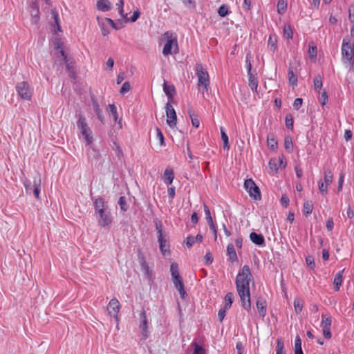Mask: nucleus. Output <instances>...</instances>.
Instances as JSON below:
<instances>
[{
    "instance_id": "f257e3e1",
    "label": "nucleus",
    "mask_w": 354,
    "mask_h": 354,
    "mask_svg": "<svg viewBox=\"0 0 354 354\" xmlns=\"http://www.w3.org/2000/svg\"><path fill=\"white\" fill-rule=\"evenodd\" d=\"M252 280L253 277L250 267L248 265L243 266L236 277L235 283L241 306L248 311L251 308L250 283Z\"/></svg>"
},
{
    "instance_id": "f03ea898",
    "label": "nucleus",
    "mask_w": 354,
    "mask_h": 354,
    "mask_svg": "<svg viewBox=\"0 0 354 354\" xmlns=\"http://www.w3.org/2000/svg\"><path fill=\"white\" fill-rule=\"evenodd\" d=\"M98 225L103 227H109L113 222V216L107 203L102 197L93 198Z\"/></svg>"
},
{
    "instance_id": "7ed1b4c3",
    "label": "nucleus",
    "mask_w": 354,
    "mask_h": 354,
    "mask_svg": "<svg viewBox=\"0 0 354 354\" xmlns=\"http://www.w3.org/2000/svg\"><path fill=\"white\" fill-rule=\"evenodd\" d=\"M196 75L198 77V89L203 95L207 93L209 87L210 80L207 69L201 64L196 63Z\"/></svg>"
},
{
    "instance_id": "20e7f679",
    "label": "nucleus",
    "mask_w": 354,
    "mask_h": 354,
    "mask_svg": "<svg viewBox=\"0 0 354 354\" xmlns=\"http://www.w3.org/2000/svg\"><path fill=\"white\" fill-rule=\"evenodd\" d=\"M77 127L79 131V135L82 136L86 145L88 146L91 145L93 142V133L91 128L88 127L86 119L84 115H78Z\"/></svg>"
},
{
    "instance_id": "39448f33",
    "label": "nucleus",
    "mask_w": 354,
    "mask_h": 354,
    "mask_svg": "<svg viewBox=\"0 0 354 354\" xmlns=\"http://www.w3.org/2000/svg\"><path fill=\"white\" fill-rule=\"evenodd\" d=\"M342 55L344 63L350 64L351 70L354 71V45L347 38L342 41Z\"/></svg>"
},
{
    "instance_id": "423d86ee",
    "label": "nucleus",
    "mask_w": 354,
    "mask_h": 354,
    "mask_svg": "<svg viewBox=\"0 0 354 354\" xmlns=\"http://www.w3.org/2000/svg\"><path fill=\"white\" fill-rule=\"evenodd\" d=\"M164 36L167 39V42L162 50L163 55L166 56L177 53L178 52L177 37H173V34L169 31L166 32Z\"/></svg>"
},
{
    "instance_id": "0eeeda50",
    "label": "nucleus",
    "mask_w": 354,
    "mask_h": 354,
    "mask_svg": "<svg viewBox=\"0 0 354 354\" xmlns=\"http://www.w3.org/2000/svg\"><path fill=\"white\" fill-rule=\"evenodd\" d=\"M156 230L158 234V242L159 243L160 250L163 255L166 254L169 245L167 244V239L163 234L162 224L160 221H157L155 223Z\"/></svg>"
},
{
    "instance_id": "6e6552de",
    "label": "nucleus",
    "mask_w": 354,
    "mask_h": 354,
    "mask_svg": "<svg viewBox=\"0 0 354 354\" xmlns=\"http://www.w3.org/2000/svg\"><path fill=\"white\" fill-rule=\"evenodd\" d=\"M16 90L21 98L26 100H30L31 99L32 90L28 82H21L17 83Z\"/></svg>"
},
{
    "instance_id": "1a4fd4ad",
    "label": "nucleus",
    "mask_w": 354,
    "mask_h": 354,
    "mask_svg": "<svg viewBox=\"0 0 354 354\" xmlns=\"http://www.w3.org/2000/svg\"><path fill=\"white\" fill-rule=\"evenodd\" d=\"M244 187L248 192L250 197L255 200L261 199L260 190L252 179H247L245 180Z\"/></svg>"
},
{
    "instance_id": "9d476101",
    "label": "nucleus",
    "mask_w": 354,
    "mask_h": 354,
    "mask_svg": "<svg viewBox=\"0 0 354 354\" xmlns=\"http://www.w3.org/2000/svg\"><path fill=\"white\" fill-rule=\"evenodd\" d=\"M167 123L171 127L174 128L176 125L177 116L172 105L168 102L165 106Z\"/></svg>"
},
{
    "instance_id": "9b49d317",
    "label": "nucleus",
    "mask_w": 354,
    "mask_h": 354,
    "mask_svg": "<svg viewBox=\"0 0 354 354\" xmlns=\"http://www.w3.org/2000/svg\"><path fill=\"white\" fill-rule=\"evenodd\" d=\"M120 308V305L118 300L116 298H113L109 301L107 310L109 315L115 319L118 322V315Z\"/></svg>"
},
{
    "instance_id": "f8f14e48",
    "label": "nucleus",
    "mask_w": 354,
    "mask_h": 354,
    "mask_svg": "<svg viewBox=\"0 0 354 354\" xmlns=\"http://www.w3.org/2000/svg\"><path fill=\"white\" fill-rule=\"evenodd\" d=\"M91 103L94 112L95 113L98 120L102 123L104 124L105 122V118L103 115L102 111L100 107V104L97 102V100L95 98L94 95H92L91 97Z\"/></svg>"
},
{
    "instance_id": "ddd939ff",
    "label": "nucleus",
    "mask_w": 354,
    "mask_h": 354,
    "mask_svg": "<svg viewBox=\"0 0 354 354\" xmlns=\"http://www.w3.org/2000/svg\"><path fill=\"white\" fill-rule=\"evenodd\" d=\"M248 86L251 88V90L257 93V88L259 85V82L257 80V73L256 71L251 73H248Z\"/></svg>"
},
{
    "instance_id": "4468645a",
    "label": "nucleus",
    "mask_w": 354,
    "mask_h": 354,
    "mask_svg": "<svg viewBox=\"0 0 354 354\" xmlns=\"http://www.w3.org/2000/svg\"><path fill=\"white\" fill-rule=\"evenodd\" d=\"M173 283L174 284L175 288L179 292L180 297L182 299H185L187 297V294L185 290L183 278L181 277V278L173 280Z\"/></svg>"
},
{
    "instance_id": "2eb2a0df",
    "label": "nucleus",
    "mask_w": 354,
    "mask_h": 354,
    "mask_svg": "<svg viewBox=\"0 0 354 354\" xmlns=\"http://www.w3.org/2000/svg\"><path fill=\"white\" fill-rule=\"evenodd\" d=\"M250 239L253 243L259 246L263 247L266 245L265 238L261 234H257L254 232H251L250 234Z\"/></svg>"
},
{
    "instance_id": "dca6fc26",
    "label": "nucleus",
    "mask_w": 354,
    "mask_h": 354,
    "mask_svg": "<svg viewBox=\"0 0 354 354\" xmlns=\"http://www.w3.org/2000/svg\"><path fill=\"white\" fill-rule=\"evenodd\" d=\"M96 8L102 12H108L112 9V3L109 0H97Z\"/></svg>"
},
{
    "instance_id": "f3484780",
    "label": "nucleus",
    "mask_w": 354,
    "mask_h": 354,
    "mask_svg": "<svg viewBox=\"0 0 354 354\" xmlns=\"http://www.w3.org/2000/svg\"><path fill=\"white\" fill-rule=\"evenodd\" d=\"M140 328L142 329L143 332H146L149 328V322L147 320L146 316V312L145 310H142L140 314Z\"/></svg>"
},
{
    "instance_id": "a211bd4d",
    "label": "nucleus",
    "mask_w": 354,
    "mask_h": 354,
    "mask_svg": "<svg viewBox=\"0 0 354 354\" xmlns=\"http://www.w3.org/2000/svg\"><path fill=\"white\" fill-rule=\"evenodd\" d=\"M257 308L259 315L264 317L266 313V301L262 297H259L257 300Z\"/></svg>"
},
{
    "instance_id": "6ab92c4d",
    "label": "nucleus",
    "mask_w": 354,
    "mask_h": 354,
    "mask_svg": "<svg viewBox=\"0 0 354 354\" xmlns=\"http://www.w3.org/2000/svg\"><path fill=\"white\" fill-rule=\"evenodd\" d=\"M41 178L40 176L35 177L33 180V188L32 192L37 199H39Z\"/></svg>"
},
{
    "instance_id": "aec40b11",
    "label": "nucleus",
    "mask_w": 354,
    "mask_h": 354,
    "mask_svg": "<svg viewBox=\"0 0 354 354\" xmlns=\"http://www.w3.org/2000/svg\"><path fill=\"white\" fill-rule=\"evenodd\" d=\"M163 90L169 100H171L176 93V89L174 85H169L166 81L163 84Z\"/></svg>"
},
{
    "instance_id": "412c9836",
    "label": "nucleus",
    "mask_w": 354,
    "mask_h": 354,
    "mask_svg": "<svg viewBox=\"0 0 354 354\" xmlns=\"http://www.w3.org/2000/svg\"><path fill=\"white\" fill-rule=\"evenodd\" d=\"M174 178V171L171 169H166L163 175L164 183L167 185H169L172 183Z\"/></svg>"
},
{
    "instance_id": "4be33fe9",
    "label": "nucleus",
    "mask_w": 354,
    "mask_h": 354,
    "mask_svg": "<svg viewBox=\"0 0 354 354\" xmlns=\"http://www.w3.org/2000/svg\"><path fill=\"white\" fill-rule=\"evenodd\" d=\"M227 255L229 257L230 261L232 262H235L238 261V257L236 255V250L233 244L229 243L227 246Z\"/></svg>"
},
{
    "instance_id": "5701e85b",
    "label": "nucleus",
    "mask_w": 354,
    "mask_h": 354,
    "mask_svg": "<svg viewBox=\"0 0 354 354\" xmlns=\"http://www.w3.org/2000/svg\"><path fill=\"white\" fill-rule=\"evenodd\" d=\"M64 62L66 65V70L68 73V75L71 77L74 78L75 75V71L73 59L72 58H69L68 59L66 60Z\"/></svg>"
},
{
    "instance_id": "b1692460",
    "label": "nucleus",
    "mask_w": 354,
    "mask_h": 354,
    "mask_svg": "<svg viewBox=\"0 0 354 354\" xmlns=\"http://www.w3.org/2000/svg\"><path fill=\"white\" fill-rule=\"evenodd\" d=\"M344 270L338 272L334 278L333 284L336 291H339L343 281V272Z\"/></svg>"
},
{
    "instance_id": "393cba45",
    "label": "nucleus",
    "mask_w": 354,
    "mask_h": 354,
    "mask_svg": "<svg viewBox=\"0 0 354 354\" xmlns=\"http://www.w3.org/2000/svg\"><path fill=\"white\" fill-rule=\"evenodd\" d=\"M170 272L172 277V281L182 277L180 275L178 265L177 263H172L171 264Z\"/></svg>"
},
{
    "instance_id": "a878e982",
    "label": "nucleus",
    "mask_w": 354,
    "mask_h": 354,
    "mask_svg": "<svg viewBox=\"0 0 354 354\" xmlns=\"http://www.w3.org/2000/svg\"><path fill=\"white\" fill-rule=\"evenodd\" d=\"M192 346L194 347L193 354H207L206 350L201 342L196 340L192 342Z\"/></svg>"
},
{
    "instance_id": "bb28decb",
    "label": "nucleus",
    "mask_w": 354,
    "mask_h": 354,
    "mask_svg": "<svg viewBox=\"0 0 354 354\" xmlns=\"http://www.w3.org/2000/svg\"><path fill=\"white\" fill-rule=\"evenodd\" d=\"M288 81L293 87L297 85V76L294 73L293 68L289 66L288 71Z\"/></svg>"
},
{
    "instance_id": "cd10ccee",
    "label": "nucleus",
    "mask_w": 354,
    "mask_h": 354,
    "mask_svg": "<svg viewBox=\"0 0 354 354\" xmlns=\"http://www.w3.org/2000/svg\"><path fill=\"white\" fill-rule=\"evenodd\" d=\"M322 332H330V326L331 325V319L326 315H322Z\"/></svg>"
},
{
    "instance_id": "c85d7f7f",
    "label": "nucleus",
    "mask_w": 354,
    "mask_h": 354,
    "mask_svg": "<svg viewBox=\"0 0 354 354\" xmlns=\"http://www.w3.org/2000/svg\"><path fill=\"white\" fill-rule=\"evenodd\" d=\"M313 203L310 201H306L304 203L303 213L304 215L308 216L310 214L313 210Z\"/></svg>"
},
{
    "instance_id": "c756f323",
    "label": "nucleus",
    "mask_w": 354,
    "mask_h": 354,
    "mask_svg": "<svg viewBox=\"0 0 354 354\" xmlns=\"http://www.w3.org/2000/svg\"><path fill=\"white\" fill-rule=\"evenodd\" d=\"M314 89L315 91L320 93V90L322 88L323 83L322 77L319 75H316L313 80Z\"/></svg>"
},
{
    "instance_id": "7c9ffc66",
    "label": "nucleus",
    "mask_w": 354,
    "mask_h": 354,
    "mask_svg": "<svg viewBox=\"0 0 354 354\" xmlns=\"http://www.w3.org/2000/svg\"><path fill=\"white\" fill-rule=\"evenodd\" d=\"M294 351L295 354H304L301 348V340L298 335L296 336L295 339Z\"/></svg>"
},
{
    "instance_id": "2f4dec72",
    "label": "nucleus",
    "mask_w": 354,
    "mask_h": 354,
    "mask_svg": "<svg viewBox=\"0 0 354 354\" xmlns=\"http://www.w3.org/2000/svg\"><path fill=\"white\" fill-rule=\"evenodd\" d=\"M277 12L280 15L285 13L287 9V1L286 0H279L277 5Z\"/></svg>"
},
{
    "instance_id": "473e14b6",
    "label": "nucleus",
    "mask_w": 354,
    "mask_h": 354,
    "mask_svg": "<svg viewBox=\"0 0 354 354\" xmlns=\"http://www.w3.org/2000/svg\"><path fill=\"white\" fill-rule=\"evenodd\" d=\"M293 36V30L290 24H286L283 28V37L287 39H290Z\"/></svg>"
},
{
    "instance_id": "72a5a7b5",
    "label": "nucleus",
    "mask_w": 354,
    "mask_h": 354,
    "mask_svg": "<svg viewBox=\"0 0 354 354\" xmlns=\"http://www.w3.org/2000/svg\"><path fill=\"white\" fill-rule=\"evenodd\" d=\"M333 174L330 169H326L324 170V183L330 185L333 182Z\"/></svg>"
},
{
    "instance_id": "f704fd0d",
    "label": "nucleus",
    "mask_w": 354,
    "mask_h": 354,
    "mask_svg": "<svg viewBox=\"0 0 354 354\" xmlns=\"http://www.w3.org/2000/svg\"><path fill=\"white\" fill-rule=\"evenodd\" d=\"M30 12L31 17L39 15V5L37 1L32 2L30 6Z\"/></svg>"
},
{
    "instance_id": "c9c22d12",
    "label": "nucleus",
    "mask_w": 354,
    "mask_h": 354,
    "mask_svg": "<svg viewBox=\"0 0 354 354\" xmlns=\"http://www.w3.org/2000/svg\"><path fill=\"white\" fill-rule=\"evenodd\" d=\"M221 139L223 142V148L229 149L230 145L228 142V136L225 133L224 127H221Z\"/></svg>"
},
{
    "instance_id": "e433bc0d",
    "label": "nucleus",
    "mask_w": 354,
    "mask_h": 354,
    "mask_svg": "<svg viewBox=\"0 0 354 354\" xmlns=\"http://www.w3.org/2000/svg\"><path fill=\"white\" fill-rule=\"evenodd\" d=\"M304 302L302 299L299 298H295L294 300V308L297 314H299L301 312L303 308Z\"/></svg>"
},
{
    "instance_id": "4c0bfd02",
    "label": "nucleus",
    "mask_w": 354,
    "mask_h": 354,
    "mask_svg": "<svg viewBox=\"0 0 354 354\" xmlns=\"http://www.w3.org/2000/svg\"><path fill=\"white\" fill-rule=\"evenodd\" d=\"M277 37L275 35H270L268 42V46L270 48V50L273 51L275 50L277 48Z\"/></svg>"
},
{
    "instance_id": "58836bf2",
    "label": "nucleus",
    "mask_w": 354,
    "mask_h": 354,
    "mask_svg": "<svg viewBox=\"0 0 354 354\" xmlns=\"http://www.w3.org/2000/svg\"><path fill=\"white\" fill-rule=\"evenodd\" d=\"M276 354H286L284 351V344L281 339H278L276 346Z\"/></svg>"
},
{
    "instance_id": "ea45409f",
    "label": "nucleus",
    "mask_w": 354,
    "mask_h": 354,
    "mask_svg": "<svg viewBox=\"0 0 354 354\" xmlns=\"http://www.w3.org/2000/svg\"><path fill=\"white\" fill-rule=\"evenodd\" d=\"M233 302V294L228 292L225 296V308H230Z\"/></svg>"
},
{
    "instance_id": "a19ab883",
    "label": "nucleus",
    "mask_w": 354,
    "mask_h": 354,
    "mask_svg": "<svg viewBox=\"0 0 354 354\" xmlns=\"http://www.w3.org/2000/svg\"><path fill=\"white\" fill-rule=\"evenodd\" d=\"M118 205H120L121 210H122L123 212L127 211V209L129 208V205H127V199H126L125 196L120 197V198L118 200Z\"/></svg>"
},
{
    "instance_id": "79ce46f5",
    "label": "nucleus",
    "mask_w": 354,
    "mask_h": 354,
    "mask_svg": "<svg viewBox=\"0 0 354 354\" xmlns=\"http://www.w3.org/2000/svg\"><path fill=\"white\" fill-rule=\"evenodd\" d=\"M328 186L326 184L324 185L322 179L318 181V188L323 196H326L328 194Z\"/></svg>"
},
{
    "instance_id": "37998d69",
    "label": "nucleus",
    "mask_w": 354,
    "mask_h": 354,
    "mask_svg": "<svg viewBox=\"0 0 354 354\" xmlns=\"http://www.w3.org/2000/svg\"><path fill=\"white\" fill-rule=\"evenodd\" d=\"M107 111L109 112L111 115H113L114 120L116 121L118 120V115L115 105L113 104H109L107 108Z\"/></svg>"
},
{
    "instance_id": "c03bdc74",
    "label": "nucleus",
    "mask_w": 354,
    "mask_h": 354,
    "mask_svg": "<svg viewBox=\"0 0 354 354\" xmlns=\"http://www.w3.org/2000/svg\"><path fill=\"white\" fill-rule=\"evenodd\" d=\"M204 212H205V218L207 220L208 225H211V224L214 223L212 216H211L210 210H209V207L205 204H204Z\"/></svg>"
},
{
    "instance_id": "a18cd8bd",
    "label": "nucleus",
    "mask_w": 354,
    "mask_h": 354,
    "mask_svg": "<svg viewBox=\"0 0 354 354\" xmlns=\"http://www.w3.org/2000/svg\"><path fill=\"white\" fill-rule=\"evenodd\" d=\"M189 115L192 120V125L198 128L200 125V121L196 116L194 115V112L191 110L189 111Z\"/></svg>"
},
{
    "instance_id": "49530a36",
    "label": "nucleus",
    "mask_w": 354,
    "mask_h": 354,
    "mask_svg": "<svg viewBox=\"0 0 354 354\" xmlns=\"http://www.w3.org/2000/svg\"><path fill=\"white\" fill-rule=\"evenodd\" d=\"M218 13L221 17H225L229 13V7L227 5H222L218 10Z\"/></svg>"
},
{
    "instance_id": "de8ad7c7",
    "label": "nucleus",
    "mask_w": 354,
    "mask_h": 354,
    "mask_svg": "<svg viewBox=\"0 0 354 354\" xmlns=\"http://www.w3.org/2000/svg\"><path fill=\"white\" fill-rule=\"evenodd\" d=\"M286 126L288 129H293V118L291 114L286 115L285 118Z\"/></svg>"
},
{
    "instance_id": "09e8293b",
    "label": "nucleus",
    "mask_w": 354,
    "mask_h": 354,
    "mask_svg": "<svg viewBox=\"0 0 354 354\" xmlns=\"http://www.w3.org/2000/svg\"><path fill=\"white\" fill-rule=\"evenodd\" d=\"M113 149L115 151V155L118 158H120L123 156L122 150L116 142H113Z\"/></svg>"
},
{
    "instance_id": "8fccbe9b",
    "label": "nucleus",
    "mask_w": 354,
    "mask_h": 354,
    "mask_svg": "<svg viewBox=\"0 0 354 354\" xmlns=\"http://www.w3.org/2000/svg\"><path fill=\"white\" fill-rule=\"evenodd\" d=\"M56 49L59 50V53L60 54V57L62 58L63 61L65 62L66 60L68 59L69 57L66 55L64 48L62 47L61 44H58L56 46Z\"/></svg>"
},
{
    "instance_id": "3c124183",
    "label": "nucleus",
    "mask_w": 354,
    "mask_h": 354,
    "mask_svg": "<svg viewBox=\"0 0 354 354\" xmlns=\"http://www.w3.org/2000/svg\"><path fill=\"white\" fill-rule=\"evenodd\" d=\"M319 101L322 106H324L327 101H328V95L326 91H324L322 93H321V95L319 97Z\"/></svg>"
},
{
    "instance_id": "603ef678",
    "label": "nucleus",
    "mask_w": 354,
    "mask_h": 354,
    "mask_svg": "<svg viewBox=\"0 0 354 354\" xmlns=\"http://www.w3.org/2000/svg\"><path fill=\"white\" fill-rule=\"evenodd\" d=\"M130 89H131V86H130L129 82H125L122 85L120 92L121 94L124 95L126 93L129 92L130 91Z\"/></svg>"
},
{
    "instance_id": "864d4df0",
    "label": "nucleus",
    "mask_w": 354,
    "mask_h": 354,
    "mask_svg": "<svg viewBox=\"0 0 354 354\" xmlns=\"http://www.w3.org/2000/svg\"><path fill=\"white\" fill-rule=\"evenodd\" d=\"M124 4V0H119V1L116 3V6L118 7V12H119L120 15L122 17H125V15L124 14V8H123Z\"/></svg>"
},
{
    "instance_id": "5fc2aeb1",
    "label": "nucleus",
    "mask_w": 354,
    "mask_h": 354,
    "mask_svg": "<svg viewBox=\"0 0 354 354\" xmlns=\"http://www.w3.org/2000/svg\"><path fill=\"white\" fill-rule=\"evenodd\" d=\"M156 131H157L156 137L158 139L160 145L161 146L165 145V138H164V136H163L161 130L159 128H157Z\"/></svg>"
},
{
    "instance_id": "6e6d98bb",
    "label": "nucleus",
    "mask_w": 354,
    "mask_h": 354,
    "mask_svg": "<svg viewBox=\"0 0 354 354\" xmlns=\"http://www.w3.org/2000/svg\"><path fill=\"white\" fill-rule=\"evenodd\" d=\"M245 63H246L248 73H253L252 71L251 55L250 53H248L246 55Z\"/></svg>"
},
{
    "instance_id": "4d7b16f0",
    "label": "nucleus",
    "mask_w": 354,
    "mask_h": 354,
    "mask_svg": "<svg viewBox=\"0 0 354 354\" xmlns=\"http://www.w3.org/2000/svg\"><path fill=\"white\" fill-rule=\"evenodd\" d=\"M24 185L26 188V192L28 194H31L32 189L33 188V183H32L30 180H25Z\"/></svg>"
},
{
    "instance_id": "13d9d810",
    "label": "nucleus",
    "mask_w": 354,
    "mask_h": 354,
    "mask_svg": "<svg viewBox=\"0 0 354 354\" xmlns=\"http://www.w3.org/2000/svg\"><path fill=\"white\" fill-rule=\"evenodd\" d=\"M284 145H285L286 149L290 150V151L292 149L293 144H292V140L290 137H286L285 138Z\"/></svg>"
},
{
    "instance_id": "bf43d9fd",
    "label": "nucleus",
    "mask_w": 354,
    "mask_h": 354,
    "mask_svg": "<svg viewBox=\"0 0 354 354\" xmlns=\"http://www.w3.org/2000/svg\"><path fill=\"white\" fill-rule=\"evenodd\" d=\"M268 145L271 149H275L277 147V142L273 138L268 137Z\"/></svg>"
},
{
    "instance_id": "052dcab7",
    "label": "nucleus",
    "mask_w": 354,
    "mask_h": 354,
    "mask_svg": "<svg viewBox=\"0 0 354 354\" xmlns=\"http://www.w3.org/2000/svg\"><path fill=\"white\" fill-rule=\"evenodd\" d=\"M306 263L308 266L310 267L311 269H313L315 267V263L313 256L306 257Z\"/></svg>"
},
{
    "instance_id": "680f3d73",
    "label": "nucleus",
    "mask_w": 354,
    "mask_h": 354,
    "mask_svg": "<svg viewBox=\"0 0 354 354\" xmlns=\"http://www.w3.org/2000/svg\"><path fill=\"white\" fill-rule=\"evenodd\" d=\"M204 258H205V265L209 266L212 263L213 256L211 252H207L206 254L205 255Z\"/></svg>"
},
{
    "instance_id": "e2e57ef3",
    "label": "nucleus",
    "mask_w": 354,
    "mask_h": 354,
    "mask_svg": "<svg viewBox=\"0 0 354 354\" xmlns=\"http://www.w3.org/2000/svg\"><path fill=\"white\" fill-rule=\"evenodd\" d=\"M303 100L301 98H296L293 102V108L298 110L302 105Z\"/></svg>"
},
{
    "instance_id": "0e129e2a",
    "label": "nucleus",
    "mask_w": 354,
    "mask_h": 354,
    "mask_svg": "<svg viewBox=\"0 0 354 354\" xmlns=\"http://www.w3.org/2000/svg\"><path fill=\"white\" fill-rule=\"evenodd\" d=\"M289 198L286 194H283L281 198V203L282 206L287 207L289 205Z\"/></svg>"
},
{
    "instance_id": "69168bd1",
    "label": "nucleus",
    "mask_w": 354,
    "mask_h": 354,
    "mask_svg": "<svg viewBox=\"0 0 354 354\" xmlns=\"http://www.w3.org/2000/svg\"><path fill=\"white\" fill-rule=\"evenodd\" d=\"M227 309V308H225V307L223 306L222 308L219 310L218 313V317L220 321H222L224 319Z\"/></svg>"
},
{
    "instance_id": "338daca9",
    "label": "nucleus",
    "mask_w": 354,
    "mask_h": 354,
    "mask_svg": "<svg viewBox=\"0 0 354 354\" xmlns=\"http://www.w3.org/2000/svg\"><path fill=\"white\" fill-rule=\"evenodd\" d=\"M195 238L192 236H189L187 238L186 245L188 248H191L195 243Z\"/></svg>"
},
{
    "instance_id": "774afa93",
    "label": "nucleus",
    "mask_w": 354,
    "mask_h": 354,
    "mask_svg": "<svg viewBox=\"0 0 354 354\" xmlns=\"http://www.w3.org/2000/svg\"><path fill=\"white\" fill-rule=\"evenodd\" d=\"M295 172H296V176L298 178H301L303 176V170L302 169L298 166V165H295Z\"/></svg>"
}]
</instances>
